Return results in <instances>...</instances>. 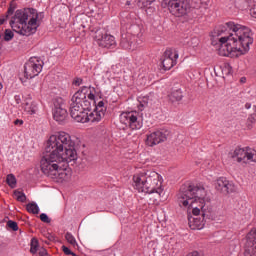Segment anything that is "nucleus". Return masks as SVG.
Here are the masks:
<instances>
[{
    "label": "nucleus",
    "mask_w": 256,
    "mask_h": 256,
    "mask_svg": "<svg viewBox=\"0 0 256 256\" xmlns=\"http://www.w3.org/2000/svg\"><path fill=\"white\" fill-rule=\"evenodd\" d=\"M45 152L46 154L40 161L42 173L57 182L67 181L69 174L61 164L77 159V150H75V142L71 139V135L67 132H57L51 135Z\"/></svg>",
    "instance_id": "1"
},
{
    "label": "nucleus",
    "mask_w": 256,
    "mask_h": 256,
    "mask_svg": "<svg viewBox=\"0 0 256 256\" xmlns=\"http://www.w3.org/2000/svg\"><path fill=\"white\" fill-rule=\"evenodd\" d=\"M210 37L212 45H220L218 52L222 57L245 55L249 53V46L253 45L251 29L235 22H227L216 27Z\"/></svg>",
    "instance_id": "2"
},
{
    "label": "nucleus",
    "mask_w": 256,
    "mask_h": 256,
    "mask_svg": "<svg viewBox=\"0 0 256 256\" xmlns=\"http://www.w3.org/2000/svg\"><path fill=\"white\" fill-rule=\"evenodd\" d=\"M180 207L192 208L195 217L189 220V227L192 230H201L205 227V218L209 217L211 209V197L203 186L188 185L182 186L177 194Z\"/></svg>",
    "instance_id": "3"
},
{
    "label": "nucleus",
    "mask_w": 256,
    "mask_h": 256,
    "mask_svg": "<svg viewBox=\"0 0 256 256\" xmlns=\"http://www.w3.org/2000/svg\"><path fill=\"white\" fill-rule=\"evenodd\" d=\"M37 19H39V13L35 8L17 10L10 20V26L15 33L29 37L37 33L39 27Z\"/></svg>",
    "instance_id": "4"
},
{
    "label": "nucleus",
    "mask_w": 256,
    "mask_h": 256,
    "mask_svg": "<svg viewBox=\"0 0 256 256\" xmlns=\"http://www.w3.org/2000/svg\"><path fill=\"white\" fill-rule=\"evenodd\" d=\"M133 181L134 189L139 193H148L149 195L156 193L159 197L163 193V177L155 171L147 170L135 174Z\"/></svg>",
    "instance_id": "5"
},
{
    "label": "nucleus",
    "mask_w": 256,
    "mask_h": 256,
    "mask_svg": "<svg viewBox=\"0 0 256 256\" xmlns=\"http://www.w3.org/2000/svg\"><path fill=\"white\" fill-rule=\"evenodd\" d=\"M162 3L167 5L168 10L174 17H185L188 13H191L189 0H162Z\"/></svg>",
    "instance_id": "6"
},
{
    "label": "nucleus",
    "mask_w": 256,
    "mask_h": 256,
    "mask_svg": "<svg viewBox=\"0 0 256 256\" xmlns=\"http://www.w3.org/2000/svg\"><path fill=\"white\" fill-rule=\"evenodd\" d=\"M232 159L241 163L242 165H249V163H256V150L250 147L236 148L232 153Z\"/></svg>",
    "instance_id": "7"
},
{
    "label": "nucleus",
    "mask_w": 256,
    "mask_h": 256,
    "mask_svg": "<svg viewBox=\"0 0 256 256\" xmlns=\"http://www.w3.org/2000/svg\"><path fill=\"white\" fill-rule=\"evenodd\" d=\"M43 60L38 57H31L24 65V77L33 79L43 71Z\"/></svg>",
    "instance_id": "8"
},
{
    "label": "nucleus",
    "mask_w": 256,
    "mask_h": 256,
    "mask_svg": "<svg viewBox=\"0 0 256 256\" xmlns=\"http://www.w3.org/2000/svg\"><path fill=\"white\" fill-rule=\"evenodd\" d=\"M87 111H89V108L70 104V115L77 123H94L91 120V112Z\"/></svg>",
    "instance_id": "9"
},
{
    "label": "nucleus",
    "mask_w": 256,
    "mask_h": 256,
    "mask_svg": "<svg viewBox=\"0 0 256 256\" xmlns=\"http://www.w3.org/2000/svg\"><path fill=\"white\" fill-rule=\"evenodd\" d=\"M120 123L132 130L141 129V127H143V124L139 121V112L137 111L123 112L120 114Z\"/></svg>",
    "instance_id": "10"
},
{
    "label": "nucleus",
    "mask_w": 256,
    "mask_h": 256,
    "mask_svg": "<svg viewBox=\"0 0 256 256\" xmlns=\"http://www.w3.org/2000/svg\"><path fill=\"white\" fill-rule=\"evenodd\" d=\"M177 59H179V52H177V50H166L161 58V64L164 71L173 69V67L177 65Z\"/></svg>",
    "instance_id": "11"
},
{
    "label": "nucleus",
    "mask_w": 256,
    "mask_h": 256,
    "mask_svg": "<svg viewBox=\"0 0 256 256\" xmlns=\"http://www.w3.org/2000/svg\"><path fill=\"white\" fill-rule=\"evenodd\" d=\"M87 87L78 90L71 99L70 105H76L78 107H84L85 109H91V102L87 99Z\"/></svg>",
    "instance_id": "12"
},
{
    "label": "nucleus",
    "mask_w": 256,
    "mask_h": 256,
    "mask_svg": "<svg viewBox=\"0 0 256 256\" xmlns=\"http://www.w3.org/2000/svg\"><path fill=\"white\" fill-rule=\"evenodd\" d=\"M94 39H96L99 47H104L106 49H111V47H115L117 42H115V37L101 32V30L96 31Z\"/></svg>",
    "instance_id": "13"
},
{
    "label": "nucleus",
    "mask_w": 256,
    "mask_h": 256,
    "mask_svg": "<svg viewBox=\"0 0 256 256\" xmlns=\"http://www.w3.org/2000/svg\"><path fill=\"white\" fill-rule=\"evenodd\" d=\"M167 137H169V131L167 130L152 132L147 136L146 145H148V147H155V145H159V143H165Z\"/></svg>",
    "instance_id": "14"
},
{
    "label": "nucleus",
    "mask_w": 256,
    "mask_h": 256,
    "mask_svg": "<svg viewBox=\"0 0 256 256\" xmlns=\"http://www.w3.org/2000/svg\"><path fill=\"white\" fill-rule=\"evenodd\" d=\"M120 47L126 51H135L139 47L137 44V36L127 33L123 34L120 40Z\"/></svg>",
    "instance_id": "15"
},
{
    "label": "nucleus",
    "mask_w": 256,
    "mask_h": 256,
    "mask_svg": "<svg viewBox=\"0 0 256 256\" xmlns=\"http://www.w3.org/2000/svg\"><path fill=\"white\" fill-rule=\"evenodd\" d=\"M215 189L222 193L223 195H229L235 191V185L231 183L227 178L220 177L215 182Z\"/></svg>",
    "instance_id": "16"
},
{
    "label": "nucleus",
    "mask_w": 256,
    "mask_h": 256,
    "mask_svg": "<svg viewBox=\"0 0 256 256\" xmlns=\"http://www.w3.org/2000/svg\"><path fill=\"white\" fill-rule=\"evenodd\" d=\"M245 251L248 255H256V228L252 229L246 237Z\"/></svg>",
    "instance_id": "17"
},
{
    "label": "nucleus",
    "mask_w": 256,
    "mask_h": 256,
    "mask_svg": "<svg viewBox=\"0 0 256 256\" xmlns=\"http://www.w3.org/2000/svg\"><path fill=\"white\" fill-rule=\"evenodd\" d=\"M105 111H107V108L105 107V102L101 100L96 105L95 110L93 112H90V119L93 121V123H99V121H101V119L105 117Z\"/></svg>",
    "instance_id": "18"
},
{
    "label": "nucleus",
    "mask_w": 256,
    "mask_h": 256,
    "mask_svg": "<svg viewBox=\"0 0 256 256\" xmlns=\"http://www.w3.org/2000/svg\"><path fill=\"white\" fill-rule=\"evenodd\" d=\"M54 120L58 123H63L67 119V110L63 108V105L56 106L53 112Z\"/></svg>",
    "instance_id": "19"
},
{
    "label": "nucleus",
    "mask_w": 256,
    "mask_h": 256,
    "mask_svg": "<svg viewBox=\"0 0 256 256\" xmlns=\"http://www.w3.org/2000/svg\"><path fill=\"white\" fill-rule=\"evenodd\" d=\"M169 100L171 103H177V101H181L183 99V92L181 89L173 90L169 95Z\"/></svg>",
    "instance_id": "20"
},
{
    "label": "nucleus",
    "mask_w": 256,
    "mask_h": 256,
    "mask_svg": "<svg viewBox=\"0 0 256 256\" xmlns=\"http://www.w3.org/2000/svg\"><path fill=\"white\" fill-rule=\"evenodd\" d=\"M24 110L26 111V113H28L29 115H35V113H37V104L35 102H26L25 106H24Z\"/></svg>",
    "instance_id": "21"
},
{
    "label": "nucleus",
    "mask_w": 256,
    "mask_h": 256,
    "mask_svg": "<svg viewBox=\"0 0 256 256\" xmlns=\"http://www.w3.org/2000/svg\"><path fill=\"white\" fill-rule=\"evenodd\" d=\"M26 210L33 215H39V205L35 202L28 203L26 205Z\"/></svg>",
    "instance_id": "22"
},
{
    "label": "nucleus",
    "mask_w": 256,
    "mask_h": 256,
    "mask_svg": "<svg viewBox=\"0 0 256 256\" xmlns=\"http://www.w3.org/2000/svg\"><path fill=\"white\" fill-rule=\"evenodd\" d=\"M6 183L11 189H15V187H17V179L15 178V175L9 174L6 178Z\"/></svg>",
    "instance_id": "23"
},
{
    "label": "nucleus",
    "mask_w": 256,
    "mask_h": 256,
    "mask_svg": "<svg viewBox=\"0 0 256 256\" xmlns=\"http://www.w3.org/2000/svg\"><path fill=\"white\" fill-rule=\"evenodd\" d=\"M65 239H66L67 243L72 245V247H77V240L75 239V236H73V234H71V232H67L65 234Z\"/></svg>",
    "instance_id": "24"
},
{
    "label": "nucleus",
    "mask_w": 256,
    "mask_h": 256,
    "mask_svg": "<svg viewBox=\"0 0 256 256\" xmlns=\"http://www.w3.org/2000/svg\"><path fill=\"white\" fill-rule=\"evenodd\" d=\"M14 197H16V201H20V203H25V201H27V196L21 191H14Z\"/></svg>",
    "instance_id": "25"
},
{
    "label": "nucleus",
    "mask_w": 256,
    "mask_h": 256,
    "mask_svg": "<svg viewBox=\"0 0 256 256\" xmlns=\"http://www.w3.org/2000/svg\"><path fill=\"white\" fill-rule=\"evenodd\" d=\"M190 11L191 9H201V0H189Z\"/></svg>",
    "instance_id": "26"
},
{
    "label": "nucleus",
    "mask_w": 256,
    "mask_h": 256,
    "mask_svg": "<svg viewBox=\"0 0 256 256\" xmlns=\"http://www.w3.org/2000/svg\"><path fill=\"white\" fill-rule=\"evenodd\" d=\"M15 37V34L11 29H6L4 32V41H11Z\"/></svg>",
    "instance_id": "27"
},
{
    "label": "nucleus",
    "mask_w": 256,
    "mask_h": 256,
    "mask_svg": "<svg viewBox=\"0 0 256 256\" xmlns=\"http://www.w3.org/2000/svg\"><path fill=\"white\" fill-rule=\"evenodd\" d=\"M39 245V242L37 241V239L33 238L31 240V248H30V252L35 254L37 253V247Z\"/></svg>",
    "instance_id": "28"
},
{
    "label": "nucleus",
    "mask_w": 256,
    "mask_h": 256,
    "mask_svg": "<svg viewBox=\"0 0 256 256\" xmlns=\"http://www.w3.org/2000/svg\"><path fill=\"white\" fill-rule=\"evenodd\" d=\"M7 226L12 229V231H19V226L17 225V222L9 220L7 222Z\"/></svg>",
    "instance_id": "29"
},
{
    "label": "nucleus",
    "mask_w": 256,
    "mask_h": 256,
    "mask_svg": "<svg viewBox=\"0 0 256 256\" xmlns=\"http://www.w3.org/2000/svg\"><path fill=\"white\" fill-rule=\"evenodd\" d=\"M40 219L43 223H51V219L45 213L40 214Z\"/></svg>",
    "instance_id": "30"
},
{
    "label": "nucleus",
    "mask_w": 256,
    "mask_h": 256,
    "mask_svg": "<svg viewBox=\"0 0 256 256\" xmlns=\"http://www.w3.org/2000/svg\"><path fill=\"white\" fill-rule=\"evenodd\" d=\"M62 251L65 255L77 256V254L73 253L67 246H62Z\"/></svg>",
    "instance_id": "31"
},
{
    "label": "nucleus",
    "mask_w": 256,
    "mask_h": 256,
    "mask_svg": "<svg viewBox=\"0 0 256 256\" xmlns=\"http://www.w3.org/2000/svg\"><path fill=\"white\" fill-rule=\"evenodd\" d=\"M15 5L10 4L8 10H7V14H6V18L9 17V15H13V13H15Z\"/></svg>",
    "instance_id": "32"
},
{
    "label": "nucleus",
    "mask_w": 256,
    "mask_h": 256,
    "mask_svg": "<svg viewBox=\"0 0 256 256\" xmlns=\"http://www.w3.org/2000/svg\"><path fill=\"white\" fill-rule=\"evenodd\" d=\"M209 1H201L200 9H209Z\"/></svg>",
    "instance_id": "33"
},
{
    "label": "nucleus",
    "mask_w": 256,
    "mask_h": 256,
    "mask_svg": "<svg viewBox=\"0 0 256 256\" xmlns=\"http://www.w3.org/2000/svg\"><path fill=\"white\" fill-rule=\"evenodd\" d=\"M86 97H88V99L90 100V101H95V94H93V93H89V91L87 92V95H86Z\"/></svg>",
    "instance_id": "34"
},
{
    "label": "nucleus",
    "mask_w": 256,
    "mask_h": 256,
    "mask_svg": "<svg viewBox=\"0 0 256 256\" xmlns=\"http://www.w3.org/2000/svg\"><path fill=\"white\" fill-rule=\"evenodd\" d=\"M250 15L256 19V5L250 9Z\"/></svg>",
    "instance_id": "35"
},
{
    "label": "nucleus",
    "mask_w": 256,
    "mask_h": 256,
    "mask_svg": "<svg viewBox=\"0 0 256 256\" xmlns=\"http://www.w3.org/2000/svg\"><path fill=\"white\" fill-rule=\"evenodd\" d=\"M39 256H49V253H47L46 249H42L39 251Z\"/></svg>",
    "instance_id": "36"
},
{
    "label": "nucleus",
    "mask_w": 256,
    "mask_h": 256,
    "mask_svg": "<svg viewBox=\"0 0 256 256\" xmlns=\"http://www.w3.org/2000/svg\"><path fill=\"white\" fill-rule=\"evenodd\" d=\"M144 5H151V3H154L155 0H140Z\"/></svg>",
    "instance_id": "37"
},
{
    "label": "nucleus",
    "mask_w": 256,
    "mask_h": 256,
    "mask_svg": "<svg viewBox=\"0 0 256 256\" xmlns=\"http://www.w3.org/2000/svg\"><path fill=\"white\" fill-rule=\"evenodd\" d=\"M81 83H83V80L81 78H77L75 81H74V85H81Z\"/></svg>",
    "instance_id": "38"
},
{
    "label": "nucleus",
    "mask_w": 256,
    "mask_h": 256,
    "mask_svg": "<svg viewBox=\"0 0 256 256\" xmlns=\"http://www.w3.org/2000/svg\"><path fill=\"white\" fill-rule=\"evenodd\" d=\"M224 69L225 71H227L226 75H229V73H231V66H226Z\"/></svg>",
    "instance_id": "39"
},
{
    "label": "nucleus",
    "mask_w": 256,
    "mask_h": 256,
    "mask_svg": "<svg viewBox=\"0 0 256 256\" xmlns=\"http://www.w3.org/2000/svg\"><path fill=\"white\" fill-rule=\"evenodd\" d=\"M16 103L19 105V103H21V97L20 96H15L14 97Z\"/></svg>",
    "instance_id": "40"
},
{
    "label": "nucleus",
    "mask_w": 256,
    "mask_h": 256,
    "mask_svg": "<svg viewBox=\"0 0 256 256\" xmlns=\"http://www.w3.org/2000/svg\"><path fill=\"white\" fill-rule=\"evenodd\" d=\"M15 125H23V120H19V119H17V120H15Z\"/></svg>",
    "instance_id": "41"
},
{
    "label": "nucleus",
    "mask_w": 256,
    "mask_h": 256,
    "mask_svg": "<svg viewBox=\"0 0 256 256\" xmlns=\"http://www.w3.org/2000/svg\"><path fill=\"white\" fill-rule=\"evenodd\" d=\"M48 239H49V241H55V236L49 234Z\"/></svg>",
    "instance_id": "42"
},
{
    "label": "nucleus",
    "mask_w": 256,
    "mask_h": 256,
    "mask_svg": "<svg viewBox=\"0 0 256 256\" xmlns=\"http://www.w3.org/2000/svg\"><path fill=\"white\" fill-rule=\"evenodd\" d=\"M6 19L5 18H0V25H3L5 23Z\"/></svg>",
    "instance_id": "43"
},
{
    "label": "nucleus",
    "mask_w": 256,
    "mask_h": 256,
    "mask_svg": "<svg viewBox=\"0 0 256 256\" xmlns=\"http://www.w3.org/2000/svg\"><path fill=\"white\" fill-rule=\"evenodd\" d=\"M245 107H246V109H251V104L246 103V104H245Z\"/></svg>",
    "instance_id": "44"
},
{
    "label": "nucleus",
    "mask_w": 256,
    "mask_h": 256,
    "mask_svg": "<svg viewBox=\"0 0 256 256\" xmlns=\"http://www.w3.org/2000/svg\"><path fill=\"white\" fill-rule=\"evenodd\" d=\"M1 89H3V84H0V91H1Z\"/></svg>",
    "instance_id": "45"
},
{
    "label": "nucleus",
    "mask_w": 256,
    "mask_h": 256,
    "mask_svg": "<svg viewBox=\"0 0 256 256\" xmlns=\"http://www.w3.org/2000/svg\"><path fill=\"white\" fill-rule=\"evenodd\" d=\"M241 81H242V83H243V81H245V78H242Z\"/></svg>",
    "instance_id": "46"
}]
</instances>
